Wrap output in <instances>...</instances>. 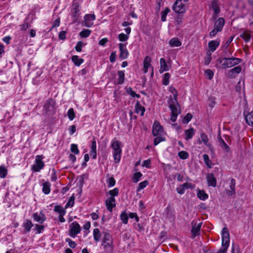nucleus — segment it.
<instances>
[{
	"mask_svg": "<svg viewBox=\"0 0 253 253\" xmlns=\"http://www.w3.org/2000/svg\"><path fill=\"white\" fill-rule=\"evenodd\" d=\"M34 220L39 223H42L45 220V217L43 214L42 213H38L35 212L33 214Z\"/></svg>",
	"mask_w": 253,
	"mask_h": 253,
	"instance_id": "obj_18",
	"label": "nucleus"
},
{
	"mask_svg": "<svg viewBox=\"0 0 253 253\" xmlns=\"http://www.w3.org/2000/svg\"><path fill=\"white\" fill-rule=\"evenodd\" d=\"M67 115L70 120L72 121L75 117L74 110L72 108L69 109Z\"/></svg>",
	"mask_w": 253,
	"mask_h": 253,
	"instance_id": "obj_43",
	"label": "nucleus"
},
{
	"mask_svg": "<svg viewBox=\"0 0 253 253\" xmlns=\"http://www.w3.org/2000/svg\"><path fill=\"white\" fill-rule=\"evenodd\" d=\"M241 37L244 40L245 42H247L250 41L251 36L249 33L247 32H244L241 35Z\"/></svg>",
	"mask_w": 253,
	"mask_h": 253,
	"instance_id": "obj_45",
	"label": "nucleus"
},
{
	"mask_svg": "<svg viewBox=\"0 0 253 253\" xmlns=\"http://www.w3.org/2000/svg\"><path fill=\"white\" fill-rule=\"evenodd\" d=\"M126 92L128 95H130L132 97H136L137 98H140V95L133 91L132 89L130 87L126 89Z\"/></svg>",
	"mask_w": 253,
	"mask_h": 253,
	"instance_id": "obj_39",
	"label": "nucleus"
},
{
	"mask_svg": "<svg viewBox=\"0 0 253 253\" xmlns=\"http://www.w3.org/2000/svg\"><path fill=\"white\" fill-rule=\"evenodd\" d=\"M27 19L28 18H26L24 23L20 25L21 30H26L30 27V25L27 22Z\"/></svg>",
	"mask_w": 253,
	"mask_h": 253,
	"instance_id": "obj_54",
	"label": "nucleus"
},
{
	"mask_svg": "<svg viewBox=\"0 0 253 253\" xmlns=\"http://www.w3.org/2000/svg\"><path fill=\"white\" fill-rule=\"evenodd\" d=\"M229 239L228 229L224 227L222 230V248L219 250V253H226L229 245Z\"/></svg>",
	"mask_w": 253,
	"mask_h": 253,
	"instance_id": "obj_5",
	"label": "nucleus"
},
{
	"mask_svg": "<svg viewBox=\"0 0 253 253\" xmlns=\"http://www.w3.org/2000/svg\"><path fill=\"white\" fill-rule=\"evenodd\" d=\"M81 230V227L77 221L72 222L70 225L69 236L72 238L76 237Z\"/></svg>",
	"mask_w": 253,
	"mask_h": 253,
	"instance_id": "obj_7",
	"label": "nucleus"
},
{
	"mask_svg": "<svg viewBox=\"0 0 253 253\" xmlns=\"http://www.w3.org/2000/svg\"><path fill=\"white\" fill-rule=\"evenodd\" d=\"M101 237V233L99 230L98 228H95L93 230V238L96 242H98L100 240Z\"/></svg>",
	"mask_w": 253,
	"mask_h": 253,
	"instance_id": "obj_38",
	"label": "nucleus"
},
{
	"mask_svg": "<svg viewBox=\"0 0 253 253\" xmlns=\"http://www.w3.org/2000/svg\"><path fill=\"white\" fill-rule=\"evenodd\" d=\"M44 226L43 225H40L38 224L35 225V230L37 231L38 233H41L43 231Z\"/></svg>",
	"mask_w": 253,
	"mask_h": 253,
	"instance_id": "obj_62",
	"label": "nucleus"
},
{
	"mask_svg": "<svg viewBox=\"0 0 253 253\" xmlns=\"http://www.w3.org/2000/svg\"><path fill=\"white\" fill-rule=\"evenodd\" d=\"M201 139L198 140V142L199 144H201L202 142L207 147H210L211 146V144L209 143V138L208 135L203 132L201 133L200 135Z\"/></svg>",
	"mask_w": 253,
	"mask_h": 253,
	"instance_id": "obj_19",
	"label": "nucleus"
},
{
	"mask_svg": "<svg viewBox=\"0 0 253 253\" xmlns=\"http://www.w3.org/2000/svg\"><path fill=\"white\" fill-rule=\"evenodd\" d=\"M182 16L181 15H177L175 19V21L177 25H180L182 23Z\"/></svg>",
	"mask_w": 253,
	"mask_h": 253,
	"instance_id": "obj_64",
	"label": "nucleus"
},
{
	"mask_svg": "<svg viewBox=\"0 0 253 253\" xmlns=\"http://www.w3.org/2000/svg\"><path fill=\"white\" fill-rule=\"evenodd\" d=\"M54 211L58 212L59 215L65 214L66 212V211L59 205L55 206L54 208Z\"/></svg>",
	"mask_w": 253,
	"mask_h": 253,
	"instance_id": "obj_37",
	"label": "nucleus"
},
{
	"mask_svg": "<svg viewBox=\"0 0 253 253\" xmlns=\"http://www.w3.org/2000/svg\"><path fill=\"white\" fill-rule=\"evenodd\" d=\"M107 182L108 187H111L115 185V184L116 183V181L114 177H111L108 179Z\"/></svg>",
	"mask_w": 253,
	"mask_h": 253,
	"instance_id": "obj_58",
	"label": "nucleus"
},
{
	"mask_svg": "<svg viewBox=\"0 0 253 253\" xmlns=\"http://www.w3.org/2000/svg\"><path fill=\"white\" fill-rule=\"evenodd\" d=\"M205 73L206 76L209 80H211L212 79L213 76V72L211 71L210 69H207L205 71Z\"/></svg>",
	"mask_w": 253,
	"mask_h": 253,
	"instance_id": "obj_55",
	"label": "nucleus"
},
{
	"mask_svg": "<svg viewBox=\"0 0 253 253\" xmlns=\"http://www.w3.org/2000/svg\"><path fill=\"white\" fill-rule=\"evenodd\" d=\"M157 136V137H156L154 140V144L155 146L157 145L161 142L165 140V138L164 137L161 136L160 135H158Z\"/></svg>",
	"mask_w": 253,
	"mask_h": 253,
	"instance_id": "obj_49",
	"label": "nucleus"
},
{
	"mask_svg": "<svg viewBox=\"0 0 253 253\" xmlns=\"http://www.w3.org/2000/svg\"><path fill=\"white\" fill-rule=\"evenodd\" d=\"M151 61V58L147 56L143 61V71L144 73H146L148 72V68L151 66L150 62Z\"/></svg>",
	"mask_w": 253,
	"mask_h": 253,
	"instance_id": "obj_22",
	"label": "nucleus"
},
{
	"mask_svg": "<svg viewBox=\"0 0 253 253\" xmlns=\"http://www.w3.org/2000/svg\"><path fill=\"white\" fill-rule=\"evenodd\" d=\"M246 123L249 125L253 126V112L250 113L246 117Z\"/></svg>",
	"mask_w": 253,
	"mask_h": 253,
	"instance_id": "obj_35",
	"label": "nucleus"
},
{
	"mask_svg": "<svg viewBox=\"0 0 253 253\" xmlns=\"http://www.w3.org/2000/svg\"><path fill=\"white\" fill-rule=\"evenodd\" d=\"M120 218L124 224H126L128 223V216L126 211H123L121 213Z\"/></svg>",
	"mask_w": 253,
	"mask_h": 253,
	"instance_id": "obj_36",
	"label": "nucleus"
},
{
	"mask_svg": "<svg viewBox=\"0 0 253 253\" xmlns=\"http://www.w3.org/2000/svg\"><path fill=\"white\" fill-rule=\"evenodd\" d=\"M7 174V170L4 166H0V177L4 178Z\"/></svg>",
	"mask_w": 253,
	"mask_h": 253,
	"instance_id": "obj_42",
	"label": "nucleus"
},
{
	"mask_svg": "<svg viewBox=\"0 0 253 253\" xmlns=\"http://www.w3.org/2000/svg\"><path fill=\"white\" fill-rule=\"evenodd\" d=\"M65 241L68 243L70 248L74 249L76 247V243L70 238H66Z\"/></svg>",
	"mask_w": 253,
	"mask_h": 253,
	"instance_id": "obj_57",
	"label": "nucleus"
},
{
	"mask_svg": "<svg viewBox=\"0 0 253 253\" xmlns=\"http://www.w3.org/2000/svg\"><path fill=\"white\" fill-rule=\"evenodd\" d=\"M148 184V182L147 180H145L144 181H142L139 183L138 186L137 188V191H139L141 190L144 188L145 187H146L147 185Z\"/></svg>",
	"mask_w": 253,
	"mask_h": 253,
	"instance_id": "obj_48",
	"label": "nucleus"
},
{
	"mask_svg": "<svg viewBox=\"0 0 253 253\" xmlns=\"http://www.w3.org/2000/svg\"><path fill=\"white\" fill-rule=\"evenodd\" d=\"M42 191L43 193L46 195L50 192V184L49 182L47 181L42 184Z\"/></svg>",
	"mask_w": 253,
	"mask_h": 253,
	"instance_id": "obj_29",
	"label": "nucleus"
},
{
	"mask_svg": "<svg viewBox=\"0 0 253 253\" xmlns=\"http://www.w3.org/2000/svg\"><path fill=\"white\" fill-rule=\"evenodd\" d=\"M195 133V130L193 128L191 127L185 131V139L186 140H188L191 139L193 136H194Z\"/></svg>",
	"mask_w": 253,
	"mask_h": 253,
	"instance_id": "obj_23",
	"label": "nucleus"
},
{
	"mask_svg": "<svg viewBox=\"0 0 253 253\" xmlns=\"http://www.w3.org/2000/svg\"><path fill=\"white\" fill-rule=\"evenodd\" d=\"M236 184V181L234 178H232L230 181V187L231 190L229 191V195H232L235 193V186Z\"/></svg>",
	"mask_w": 253,
	"mask_h": 253,
	"instance_id": "obj_34",
	"label": "nucleus"
},
{
	"mask_svg": "<svg viewBox=\"0 0 253 253\" xmlns=\"http://www.w3.org/2000/svg\"><path fill=\"white\" fill-rule=\"evenodd\" d=\"M55 103L53 99H50L47 100L44 105V109L46 111H51L53 109V106Z\"/></svg>",
	"mask_w": 253,
	"mask_h": 253,
	"instance_id": "obj_21",
	"label": "nucleus"
},
{
	"mask_svg": "<svg viewBox=\"0 0 253 253\" xmlns=\"http://www.w3.org/2000/svg\"><path fill=\"white\" fill-rule=\"evenodd\" d=\"M102 246L107 253H112L113 250V238L109 233H104Z\"/></svg>",
	"mask_w": 253,
	"mask_h": 253,
	"instance_id": "obj_3",
	"label": "nucleus"
},
{
	"mask_svg": "<svg viewBox=\"0 0 253 253\" xmlns=\"http://www.w3.org/2000/svg\"><path fill=\"white\" fill-rule=\"evenodd\" d=\"M215 98L213 96H210L209 98L208 104L210 107L213 108L215 104Z\"/></svg>",
	"mask_w": 253,
	"mask_h": 253,
	"instance_id": "obj_52",
	"label": "nucleus"
},
{
	"mask_svg": "<svg viewBox=\"0 0 253 253\" xmlns=\"http://www.w3.org/2000/svg\"><path fill=\"white\" fill-rule=\"evenodd\" d=\"M207 180L209 186L216 187V179L212 173H209L207 175Z\"/></svg>",
	"mask_w": 253,
	"mask_h": 253,
	"instance_id": "obj_17",
	"label": "nucleus"
},
{
	"mask_svg": "<svg viewBox=\"0 0 253 253\" xmlns=\"http://www.w3.org/2000/svg\"><path fill=\"white\" fill-rule=\"evenodd\" d=\"M241 70L242 69L240 66H236L234 68L231 69L229 72L233 73H235L236 74H239L241 72Z\"/></svg>",
	"mask_w": 253,
	"mask_h": 253,
	"instance_id": "obj_63",
	"label": "nucleus"
},
{
	"mask_svg": "<svg viewBox=\"0 0 253 253\" xmlns=\"http://www.w3.org/2000/svg\"><path fill=\"white\" fill-rule=\"evenodd\" d=\"M171 47H178L181 45V42L178 38H174L170 39L169 42Z\"/></svg>",
	"mask_w": 253,
	"mask_h": 253,
	"instance_id": "obj_26",
	"label": "nucleus"
},
{
	"mask_svg": "<svg viewBox=\"0 0 253 253\" xmlns=\"http://www.w3.org/2000/svg\"><path fill=\"white\" fill-rule=\"evenodd\" d=\"M170 11V10L168 7H166L164 11H162L161 14V20L163 22H165L166 20V17L167 14Z\"/></svg>",
	"mask_w": 253,
	"mask_h": 253,
	"instance_id": "obj_40",
	"label": "nucleus"
},
{
	"mask_svg": "<svg viewBox=\"0 0 253 253\" xmlns=\"http://www.w3.org/2000/svg\"><path fill=\"white\" fill-rule=\"evenodd\" d=\"M197 196L201 200H205L208 198V194L204 190H199Z\"/></svg>",
	"mask_w": 253,
	"mask_h": 253,
	"instance_id": "obj_32",
	"label": "nucleus"
},
{
	"mask_svg": "<svg viewBox=\"0 0 253 253\" xmlns=\"http://www.w3.org/2000/svg\"><path fill=\"white\" fill-rule=\"evenodd\" d=\"M220 44V41L216 40L210 41L208 43V46L211 52L214 51L218 47Z\"/></svg>",
	"mask_w": 253,
	"mask_h": 253,
	"instance_id": "obj_20",
	"label": "nucleus"
},
{
	"mask_svg": "<svg viewBox=\"0 0 253 253\" xmlns=\"http://www.w3.org/2000/svg\"><path fill=\"white\" fill-rule=\"evenodd\" d=\"M170 77V74L168 73H166L164 74L163 79V84L167 85L169 84V79Z\"/></svg>",
	"mask_w": 253,
	"mask_h": 253,
	"instance_id": "obj_44",
	"label": "nucleus"
},
{
	"mask_svg": "<svg viewBox=\"0 0 253 253\" xmlns=\"http://www.w3.org/2000/svg\"><path fill=\"white\" fill-rule=\"evenodd\" d=\"M23 226L24 228V230L26 232H29L32 227L33 226V224L31 220L27 219L23 223Z\"/></svg>",
	"mask_w": 253,
	"mask_h": 253,
	"instance_id": "obj_28",
	"label": "nucleus"
},
{
	"mask_svg": "<svg viewBox=\"0 0 253 253\" xmlns=\"http://www.w3.org/2000/svg\"><path fill=\"white\" fill-rule=\"evenodd\" d=\"M83 45V42L82 41H79L77 42L76 46L75 49L77 52H81L82 51V48Z\"/></svg>",
	"mask_w": 253,
	"mask_h": 253,
	"instance_id": "obj_61",
	"label": "nucleus"
},
{
	"mask_svg": "<svg viewBox=\"0 0 253 253\" xmlns=\"http://www.w3.org/2000/svg\"><path fill=\"white\" fill-rule=\"evenodd\" d=\"M118 78V84H122L124 82L125 79V73L123 71H119L117 73Z\"/></svg>",
	"mask_w": 253,
	"mask_h": 253,
	"instance_id": "obj_31",
	"label": "nucleus"
},
{
	"mask_svg": "<svg viewBox=\"0 0 253 253\" xmlns=\"http://www.w3.org/2000/svg\"><path fill=\"white\" fill-rule=\"evenodd\" d=\"M118 38L121 42H126L128 39V36L124 33H121L119 35Z\"/></svg>",
	"mask_w": 253,
	"mask_h": 253,
	"instance_id": "obj_53",
	"label": "nucleus"
},
{
	"mask_svg": "<svg viewBox=\"0 0 253 253\" xmlns=\"http://www.w3.org/2000/svg\"><path fill=\"white\" fill-rule=\"evenodd\" d=\"M178 156L181 159L185 160L188 158L189 156L188 153L184 151H181L178 154Z\"/></svg>",
	"mask_w": 253,
	"mask_h": 253,
	"instance_id": "obj_47",
	"label": "nucleus"
},
{
	"mask_svg": "<svg viewBox=\"0 0 253 253\" xmlns=\"http://www.w3.org/2000/svg\"><path fill=\"white\" fill-rule=\"evenodd\" d=\"M79 5L77 2H74L72 6V10L71 12V16L74 18L73 21H76L78 15L80 13V9L79 8Z\"/></svg>",
	"mask_w": 253,
	"mask_h": 253,
	"instance_id": "obj_9",
	"label": "nucleus"
},
{
	"mask_svg": "<svg viewBox=\"0 0 253 253\" xmlns=\"http://www.w3.org/2000/svg\"><path fill=\"white\" fill-rule=\"evenodd\" d=\"M163 128L159 123L155 121L153 126L152 133L154 136L160 135L163 132Z\"/></svg>",
	"mask_w": 253,
	"mask_h": 253,
	"instance_id": "obj_10",
	"label": "nucleus"
},
{
	"mask_svg": "<svg viewBox=\"0 0 253 253\" xmlns=\"http://www.w3.org/2000/svg\"><path fill=\"white\" fill-rule=\"evenodd\" d=\"M201 227V223H199L197 225L195 224L193 226L191 231L193 235V238H195L197 235L199 234Z\"/></svg>",
	"mask_w": 253,
	"mask_h": 253,
	"instance_id": "obj_30",
	"label": "nucleus"
},
{
	"mask_svg": "<svg viewBox=\"0 0 253 253\" xmlns=\"http://www.w3.org/2000/svg\"><path fill=\"white\" fill-rule=\"evenodd\" d=\"M109 194L111 196V197H114V196H118L119 194L118 188H115L114 189L109 191Z\"/></svg>",
	"mask_w": 253,
	"mask_h": 253,
	"instance_id": "obj_56",
	"label": "nucleus"
},
{
	"mask_svg": "<svg viewBox=\"0 0 253 253\" xmlns=\"http://www.w3.org/2000/svg\"><path fill=\"white\" fill-rule=\"evenodd\" d=\"M95 19L94 14H86L84 17V26L86 27H90L93 24V21Z\"/></svg>",
	"mask_w": 253,
	"mask_h": 253,
	"instance_id": "obj_12",
	"label": "nucleus"
},
{
	"mask_svg": "<svg viewBox=\"0 0 253 253\" xmlns=\"http://www.w3.org/2000/svg\"><path fill=\"white\" fill-rule=\"evenodd\" d=\"M194 186L190 183L186 182L183 184L180 185L178 187L176 188V191L179 194H183L184 193L186 189L189 188L193 189Z\"/></svg>",
	"mask_w": 253,
	"mask_h": 253,
	"instance_id": "obj_13",
	"label": "nucleus"
},
{
	"mask_svg": "<svg viewBox=\"0 0 253 253\" xmlns=\"http://www.w3.org/2000/svg\"><path fill=\"white\" fill-rule=\"evenodd\" d=\"M43 157L42 155H37L35 159V164L32 166V170L34 172H39L43 169L44 163L42 161Z\"/></svg>",
	"mask_w": 253,
	"mask_h": 253,
	"instance_id": "obj_6",
	"label": "nucleus"
},
{
	"mask_svg": "<svg viewBox=\"0 0 253 253\" xmlns=\"http://www.w3.org/2000/svg\"><path fill=\"white\" fill-rule=\"evenodd\" d=\"M72 61L77 66H80L84 61L82 58H79L77 55H73L72 57Z\"/></svg>",
	"mask_w": 253,
	"mask_h": 253,
	"instance_id": "obj_27",
	"label": "nucleus"
},
{
	"mask_svg": "<svg viewBox=\"0 0 253 253\" xmlns=\"http://www.w3.org/2000/svg\"><path fill=\"white\" fill-rule=\"evenodd\" d=\"M209 7L213 10L214 12L212 15V19L216 20L217 18L218 14L220 12V9L218 0H212L211 1Z\"/></svg>",
	"mask_w": 253,
	"mask_h": 253,
	"instance_id": "obj_8",
	"label": "nucleus"
},
{
	"mask_svg": "<svg viewBox=\"0 0 253 253\" xmlns=\"http://www.w3.org/2000/svg\"><path fill=\"white\" fill-rule=\"evenodd\" d=\"M160 65H161V69L160 70V72L162 73L165 71H167L169 70V68L166 63V61L164 58L160 59Z\"/></svg>",
	"mask_w": 253,
	"mask_h": 253,
	"instance_id": "obj_25",
	"label": "nucleus"
},
{
	"mask_svg": "<svg viewBox=\"0 0 253 253\" xmlns=\"http://www.w3.org/2000/svg\"><path fill=\"white\" fill-rule=\"evenodd\" d=\"M75 197L72 195L68 200L67 203L65 205V209H67L69 207H72L74 204Z\"/></svg>",
	"mask_w": 253,
	"mask_h": 253,
	"instance_id": "obj_41",
	"label": "nucleus"
},
{
	"mask_svg": "<svg viewBox=\"0 0 253 253\" xmlns=\"http://www.w3.org/2000/svg\"><path fill=\"white\" fill-rule=\"evenodd\" d=\"M111 147L113 149L114 161L116 163H118L120 161L122 152L121 142L118 140L113 139L111 141Z\"/></svg>",
	"mask_w": 253,
	"mask_h": 253,
	"instance_id": "obj_2",
	"label": "nucleus"
},
{
	"mask_svg": "<svg viewBox=\"0 0 253 253\" xmlns=\"http://www.w3.org/2000/svg\"><path fill=\"white\" fill-rule=\"evenodd\" d=\"M91 33V31L88 29L84 30L80 33V35L82 38H86L89 36Z\"/></svg>",
	"mask_w": 253,
	"mask_h": 253,
	"instance_id": "obj_46",
	"label": "nucleus"
},
{
	"mask_svg": "<svg viewBox=\"0 0 253 253\" xmlns=\"http://www.w3.org/2000/svg\"><path fill=\"white\" fill-rule=\"evenodd\" d=\"M120 50V58L122 59H126L128 55V52L126 48V45L125 43H120L119 44Z\"/></svg>",
	"mask_w": 253,
	"mask_h": 253,
	"instance_id": "obj_11",
	"label": "nucleus"
},
{
	"mask_svg": "<svg viewBox=\"0 0 253 253\" xmlns=\"http://www.w3.org/2000/svg\"><path fill=\"white\" fill-rule=\"evenodd\" d=\"M90 155L93 159H96L97 154H96V142L95 138H93L92 139L90 147Z\"/></svg>",
	"mask_w": 253,
	"mask_h": 253,
	"instance_id": "obj_15",
	"label": "nucleus"
},
{
	"mask_svg": "<svg viewBox=\"0 0 253 253\" xmlns=\"http://www.w3.org/2000/svg\"><path fill=\"white\" fill-rule=\"evenodd\" d=\"M168 103L171 111L170 120L172 122H174L177 119L178 115L181 113L180 110L177 108V107H179V104L177 101V99H176V95L175 94L174 95V98H172V97L170 96L168 100Z\"/></svg>",
	"mask_w": 253,
	"mask_h": 253,
	"instance_id": "obj_1",
	"label": "nucleus"
},
{
	"mask_svg": "<svg viewBox=\"0 0 253 253\" xmlns=\"http://www.w3.org/2000/svg\"><path fill=\"white\" fill-rule=\"evenodd\" d=\"M142 174L140 172H137L134 174L133 175V181L134 182H137L140 177L142 176Z\"/></svg>",
	"mask_w": 253,
	"mask_h": 253,
	"instance_id": "obj_59",
	"label": "nucleus"
},
{
	"mask_svg": "<svg viewBox=\"0 0 253 253\" xmlns=\"http://www.w3.org/2000/svg\"><path fill=\"white\" fill-rule=\"evenodd\" d=\"M135 110L136 113L138 114L139 113H140V115L141 116L144 115V112L145 111V108L140 105L138 101H137L135 104Z\"/></svg>",
	"mask_w": 253,
	"mask_h": 253,
	"instance_id": "obj_24",
	"label": "nucleus"
},
{
	"mask_svg": "<svg viewBox=\"0 0 253 253\" xmlns=\"http://www.w3.org/2000/svg\"><path fill=\"white\" fill-rule=\"evenodd\" d=\"M71 151L75 154H78L80 152L78 147V145L75 144H72L71 145Z\"/></svg>",
	"mask_w": 253,
	"mask_h": 253,
	"instance_id": "obj_50",
	"label": "nucleus"
},
{
	"mask_svg": "<svg viewBox=\"0 0 253 253\" xmlns=\"http://www.w3.org/2000/svg\"><path fill=\"white\" fill-rule=\"evenodd\" d=\"M241 61V59L236 57H224L219 60V62L221 63L223 68H231L239 64Z\"/></svg>",
	"mask_w": 253,
	"mask_h": 253,
	"instance_id": "obj_4",
	"label": "nucleus"
},
{
	"mask_svg": "<svg viewBox=\"0 0 253 253\" xmlns=\"http://www.w3.org/2000/svg\"><path fill=\"white\" fill-rule=\"evenodd\" d=\"M203 159H204V161L205 164H206V165L207 166V167L209 168H211V166H210V165L211 164V161L209 159V156L207 154H204L203 155Z\"/></svg>",
	"mask_w": 253,
	"mask_h": 253,
	"instance_id": "obj_51",
	"label": "nucleus"
},
{
	"mask_svg": "<svg viewBox=\"0 0 253 253\" xmlns=\"http://www.w3.org/2000/svg\"><path fill=\"white\" fill-rule=\"evenodd\" d=\"M225 24L224 18L220 17L215 20L214 24V28L221 32Z\"/></svg>",
	"mask_w": 253,
	"mask_h": 253,
	"instance_id": "obj_16",
	"label": "nucleus"
},
{
	"mask_svg": "<svg viewBox=\"0 0 253 253\" xmlns=\"http://www.w3.org/2000/svg\"><path fill=\"white\" fill-rule=\"evenodd\" d=\"M192 118V115L190 113H188L183 118V123L186 124L188 123L191 121Z\"/></svg>",
	"mask_w": 253,
	"mask_h": 253,
	"instance_id": "obj_60",
	"label": "nucleus"
},
{
	"mask_svg": "<svg viewBox=\"0 0 253 253\" xmlns=\"http://www.w3.org/2000/svg\"><path fill=\"white\" fill-rule=\"evenodd\" d=\"M115 201L116 200L115 198L113 197H110L106 200L105 205L107 210L109 211L112 212L113 208L116 207Z\"/></svg>",
	"mask_w": 253,
	"mask_h": 253,
	"instance_id": "obj_14",
	"label": "nucleus"
},
{
	"mask_svg": "<svg viewBox=\"0 0 253 253\" xmlns=\"http://www.w3.org/2000/svg\"><path fill=\"white\" fill-rule=\"evenodd\" d=\"M218 142H219V145H220V147L223 149H224V150H225L227 152L229 151V150L230 149L229 146L224 142V141L223 140V139L222 138H221V137L219 138Z\"/></svg>",
	"mask_w": 253,
	"mask_h": 253,
	"instance_id": "obj_33",
	"label": "nucleus"
}]
</instances>
